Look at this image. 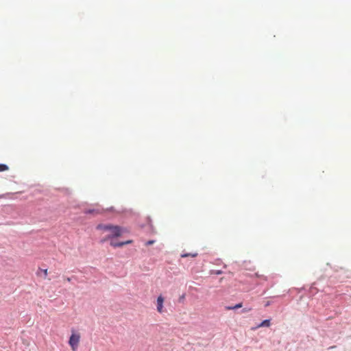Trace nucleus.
Segmentation results:
<instances>
[{"instance_id": "1", "label": "nucleus", "mask_w": 351, "mask_h": 351, "mask_svg": "<svg viewBox=\"0 0 351 351\" xmlns=\"http://www.w3.org/2000/svg\"><path fill=\"white\" fill-rule=\"evenodd\" d=\"M97 229L102 230L103 232H109V234L102 239V242L106 241L115 237H119L121 236L123 232V229L121 227L111 224H99L97 226Z\"/></svg>"}, {"instance_id": "2", "label": "nucleus", "mask_w": 351, "mask_h": 351, "mask_svg": "<svg viewBox=\"0 0 351 351\" xmlns=\"http://www.w3.org/2000/svg\"><path fill=\"white\" fill-rule=\"evenodd\" d=\"M80 341V335L72 331L69 340V344L73 351H77Z\"/></svg>"}, {"instance_id": "3", "label": "nucleus", "mask_w": 351, "mask_h": 351, "mask_svg": "<svg viewBox=\"0 0 351 351\" xmlns=\"http://www.w3.org/2000/svg\"><path fill=\"white\" fill-rule=\"evenodd\" d=\"M164 298L162 295H159L157 298V311L160 313L164 312L163 310V303H164Z\"/></svg>"}, {"instance_id": "4", "label": "nucleus", "mask_w": 351, "mask_h": 351, "mask_svg": "<svg viewBox=\"0 0 351 351\" xmlns=\"http://www.w3.org/2000/svg\"><path fill=\"white\" fill-rule=\"evenodd\" d=\"M103 209L101 208H93V209H86L84 210L85 214H93V215H98L103 212Z\"/></svg>"}, {"instance_id": "5", "label": "nucleus", "mask_w": 351, "mask_h": 351, "mask_svg": "<svg viewBox=\"0 0 351 351\" xmlns=\"http://www.w3.org/2000/svg\"><path fill=\"white\" fill-rule=\"evenodd\" d=\"M270 326V320L269 319H265L258 326V328L261 327H269Z\"/></svg>"}, {"instance_id": "6", "label": "nucleus", "mask_w": 351, "mask_h": 351, "mask_svg": "<svg viewBox=\"0 0 351 351\" xmlns=\"http://www.w3.org/2000/svg\"><path fill=\"white\" fill-rule=\"evenodd\" d=\"M110 245L114 247H123L124 245V243H123V242H114V241H111Z\"/></svg>"}, {"instance_id": "7", "label": "nucleus", "mask_w": 351, "mask_h": 351, "mask_svg": "<svg viewBox=\"0 0 351 351\" xmlns=\"http://www.w3.org/2000/svg\"><path fill=\"white\" fill-rule=\"evenodd\" d=\"M197 256V252H195V253H185V254H182L181 255V257H182V258L189 257V256L196 257Z\"/></svg>"}, {"instance_id": "8", "label": "nucleus", "mask_w": 351, "mask_h": 351, "mask_svg": "<svg viewBox=\"0 0 351 351\" xmlns=\"http://www.w3.org/2000/svg\"><path fill=\"white\" fill-rule=\"evenodd\" d=\"M242 307V303H239L237 304H236L235 306H226L225 308L226 310H231V309H237V308H239Z\"/></svg>"}, {"instance_id": "9", "label": "nucleus", "mask_w": 351, "mask_h": 351, "mask_svg": "<svg viewBox=\"0 0 351 351\" xmlns=\"http://www.w3.org/2000/svg\"><path fill=\"white\" fill-rule=\"evenodd\" d=\"M40 271L43 274V276H44L45 278L47 276V275H48L47 269H39V271L37 272V275L38 276L40 275Z\"/></svg>"}, {"instance_id": "10", "label": "nucleus", "mask_w": 351, "mask_h": 351, "mask_svg": "<svg viewBox=\"0 0 351 351\" xmlns=\"http://www.w3.org/2000/svg\"><path fill=\"white\" fill-rule=\"evenodd\" d=\"M8 167L4 164H0V172L8 170Z\"/></svg>"}, {"instance_id": "11", "label": "nucleus", "mask_w": 351, "mask_h": 351, "mask_svg": "<svg viewBox=\"0 0 351 351\" xmlns=\"http://www.w3.org/2000/svg\"><path fill=\"white\" fill-rule=\"evenodd\" d=\"M154 242H155V241H154V240H149V241H147V242L145 243V245H150L154 244Z\"/></svg>"}, {"instance_id": "12", "label": "nucleus", "mask_w": 351, "mask_h": 351, "mask_svg": "<svg viewBox=\"0 0 351 351\" xmlns=\"http://www.w3.org/2000/svg\"><path fill=\"white\" fill-rule=\"evenodd\" d=\"M132 242H133V241H132V240H128V241H123V243H124V245H125L130 244V243H132Z\"/></svg>"}, {"instance_id": "13", "label": "nucleus", "mask_w": 351, "mask_h": 351, "mask_svg": "<svg viewBox=\"0 0 351 351\" xmlns=\"http://www.w3.org/2000/svg\"><path fill=\"white\" fill-rule=\"evenodd\" d=\"M251 311V308H247H247H244L243 310V312H248V311Z\"/></svg>"}, {"instance_id": "14", "label": "nucleus", "mask_w": 351, "mask_h": 351, "mask_svg": "<svg viewBox=\"0 0 351 351\" xmlns=\"http://www.w3.org/2000/svg\"><path fill=\"white\" fill-rule=\"evenodd\" d=\"M66 280L67 282H71V278H70L69 277H67V278H66Z\"/></svg>"}]
</instances>
